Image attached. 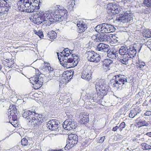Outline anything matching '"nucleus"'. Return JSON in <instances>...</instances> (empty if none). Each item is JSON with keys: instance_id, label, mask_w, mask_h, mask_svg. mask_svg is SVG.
<instances>
[{"instance_id": "obj_1", "label": "nucleus", "mask_w": 151, "mask_h": 151, "mask_svg": "<svg viewBox=\"0 0 151 151\" xmlns=\"http://www.w3.org/2000/svg\"><path fill=\"white\" fill-rule=\"evenodd\" d=\"M55 10L54 13L52 14L54 18L52 17V14L49 11L40 12L38 15L41 16L43 22L46 23L48 22L50 24L52 22H61L67 20L68 12L63 7L60 5H56Z\"/></svg>"}, {"instance_id": "obj_2", "label": "nucleus", "mask_w": 151, "mask_h": 151, "mask_svg": "<svg viewBox=\"0 0 151 151\" xmlns=\"http://www.w3.org/2000/svg\"><path fill=\"white\" fill-rule=\"evenodd\" d=\"M23 116L27 119L29 124L35 127L40 125L43 121L42 115L37 114L34 111H25L23 113Z\"/></svg>"}, {"instance_id": "obj_3", "label": "nucleus", "mask_w": 151, "mask_h": 151, "mask_svg": "<svg viewBox=\"0 0 151 151\" xmlns=\"http://www.w3.org/2000/svg\"><path fill=\"white\" fill-rule=\"evenodd\" d=\"M98 81L96 82L95 84L96 89L97 91H99L97 94L94 95L96 97L97 96L96 99L93 97V100L98 99V100L102 99L103 96L105 95L106 93L109 90V87L106 84V81L104 79H99Z\"/></svg>"}, {"instance_id": "obj_4", "label": "nucleus", "mask_w": 151, "mask_h": 151, "mask_svg": "<svg viewBox=\"0 0 151 151\" xmlns=\"http://www.w3.org/2000/svg\"><path fill=\"white\" fill-rule=\"evenodd\" d=\"M17 5L18 9L25 12L31 13L35 10V6L32 5L31 2H26L25 0H20L18 2Z\"/></svg>"}, {"instance_id": "obj_5", "label": "nucleus", "mask_w": 151, "mask_h": 151, "mask_svg": "<svg viewBox=\"0 0 151 151\" xmlns=\"http://www.w3.org/2000/svg\"><path fill=\"white\" fill-rule=\"evenodd\" d=\"M95 31L99 33H109L115 31L114 27L110 24L103 23L97 25L95 28Z\"/></svg>"}, {"instance_id": "obj_6", "label": "nucleus", "mask_w": 151, "mask_h": 151, "mask_svg": "<svg viewBox=\"0 0 151 151\" xmlns=\"http://www.w3.org/2000/svg\"><path fill=\"white\" fill-rule=\"evenodd\" d=\"M78 140V136L74 134H70L68 135L67 144L64 147L65 150H68L74 147L77 143Z\"/></svg>"}, {"instance_id": "obj_7", "label": "nucleus", "mask_w": 151, "mask_h": 151, "mask_svg": "<svg viewBox=\"0 0 151 151\" xmlns=\"http://www.w3.org/2000/svg\"><path fill=\"white\" fill-rule=\"evenodd\" d=\"M40 76H33L29 78L30 83L32 84V87L35 89H38L42 86L43 83V78Z\"/></svg>"}, {"instance_id": "obj_8", "label": "nucleus", "mask_w": 151, "mask_h": 151, "mask_svg": "<svg viewBox=\"0 0 151 151\" xmlns=\"http://www.w3.org/2000/svg\"><path fill=\"white\" fill-rule=\"evenodd\" d=\"M132 17L131 15L129 12H125L124 14H122L117 17L116 20L124 23L127 22H132L133 21Z\"/></svg>"}, {"instance_id": "obj_9", "label": "nucleus", "mask_w": 151, "mask_h": 151, "mask_svg": "<svg viewBox=\"0 0 151 151\" xmlns=\"http://www.w3.org/2000/svg\"><path fill=\"white\" fill-rule=\"evenodd\" d=\"M11 5L9 0H0V13L6 14L10 8Z\"/></svg>"}, {"instance_id": "obj_10", "label": "nucleus", "mask_w": 151, "mask_h": 151, "mask_svg": "<svg viewBox=\"0 0 151 151\" xmlns=\"http://www.w3.org/2000/svg\"><path fill=\"white\" fill-rule=\"evenodd\" d=\"M86 53L88 55L87 59L89 61L95 63H97L100 61L101 59L100 55L94 51H89Z\"/></svg>"}, {"instance_id": "obj_11", "label": "nucleus", "mask_w": 151, "mask_h": 151, "mask_svg": "<svg viewBox=\"0 0 151 151\" xmlns=\"http://www.w3.org/2000/svg\"><path fill=\"white\" fill-rule=\"evenodd\" d=\"M109 15H114L117 14L121 11L120 8L116 4L114 3L109 4L107 7Z\"/></svg>"}, {"instance_id": "obj_12", "label": "nucleus", "mask_w": 151, "mask_h": 151, "mask_svg": "<svg viewBox=\"0 0 151 151\" xmlns=\"http://www.w3.org/2000/svg\"><path fill=\"white\" fill-rule=\"evenodd\" d=\"M96 47V50L101 52H107L110 50V47L109 45L104 43H100L97 45Z\"/></svg>"}, {"instance_id": "obj_13", "label": "nucleus", "mask_w": 151, "mask_h": 151, "mask_svg": "<svg viewBox=\"0 0 151 151\" xmlns=\"http://www.w3.org/2000/svg\"><path fill=\"white\" fill-rule=\"evenodd\" d=\"M77 25L78 28V32L80 33L84 32L87 29L86 25L82 20L78 21L77 22Z\"/></svg>"}, {"instance_id": "obj_14", "label": "nucleus", "mask_w": 151, "mask_h": 151, "mask_svg": "<svg viewBox=\"0 0 151 151\" xmlns=\"http://www.w3.org/2000/svg\"><path fill=\"white\" fill-rule=\"evenodd\" d=\"M58 124L57 120L51 119L48 122L47 125L49 129L53 130H55L58 128Z\"/></svg>"}, {"instance_id": "obj_15", "label": "nucleus", "mask_w": 151, "mask_h": 151, "mask_svg": "<svg viewBox=\"0 0 151 151\" xmlns=\"http://www.w3.org/2000/svg\"><path fill=\"white\" fill-rule=\"evenodd\" d=\"M71 76H62L60 81L59 86L60 88L64 87L67 83L72 78Z\"/></svg>"}, {"instance_id": "obj_16", "label": "nucleus", "mask_w": 151, "mask_h": 151, "mask_svg": "<svg viewBox=\"0 0 151 151\" xmlns=\"http://www.w3.org/2000/svg\"><path fill=\"white\" fill-rule=\"evenodd\" d=\"M107 56L112 59H116L118 56V50L115 49H110L107 52Z\"/></svg>"}, {"instance_id": "obj_17", "label": "nucleus", "mask_w": 151, "mask_h": 151, "mask_svg": "<svg viewBox=\"0 0 151 151\" xmlns=\"http://www.w3.org/2000/svg\"><path fill=\"white\" fill-rule=\"evenodd\" d=\"M137 50L134 46H130L127 50V53L129 55L128 57L130 59L134 58L137 53Z\"/></svg>"}, {"instance_id": "obj_18", "label": "nucleus", "mask_w": 151, "mask_h": 151, "mask_svg": "<svg viewBox=\"0 0 151 151\" xmlns=\"http://www.w3.org/2000/svg\"><path fill=\"white\" fill-rule=\"evenodd\" d=\"M113 63V61L109 59H105L102 62V67L105 69L109 70L110 65Z\"/></svg>"}, {"instance_id": "obj_19", "label": "nucleus", "mask_w": 151, "mask_h": 151, "mask_svg": "<svg viewBox=\"0 0 151 151\" xmlns=\"http://www.w3.org/2000/svg\"><path fill=\"white\" fill-rule=\"evenodd\" d=\"M128 48L126 46H122L118 51L119 54L121 55V57H123L124 55L129 56V54L127 53Z\"/></svg>"}, {"instance_id": "obj_20", "label": "nucleus", "mask_w": 151, "mask_h": 151, "mask_svg": "<svg viewBox=\"0 0 151 151\" xmlns=\"http://www.w3.org/2000/svg\"><path fill=\"white\" fill-rule=\"evenodd\" d=\"M89 118L88 115L84 113L80 117V123L82 124H87L89 122Z\"/></svg>"}, {"instance_id": "obj_21", "label": "nucleus", "mask_w": 151, "mask_h": 151, "mask_svg": "<svg viewBox=\"0 0 151 151\" xmlns=\"http://www.w3.org/2000/svg\"><path fill=\"white\" fill-rule=\"evenodd\" d=\"M9 109L10 110V114L11 116H13V118L14 117H16V116L15 114L17 112V109L16 106L15 105H10L9 107Z\"/></svg>"}, {"instance_id": "obj_22", "label": "nucleus", "mask_w": 151, "mask_h": 151, "mask_svg": "<svg viewBox=\"0 0 151 151\" xmlns=\"http://www.w3.org/2000/svg\"><path fill=\"white\" fill-rule=\"evenodd\" d=\"M149 123L145 120H142L136 123L135 126L138 127L144 126H147Z\"/></svg>"}, {"instance_id": "obj_23", "label": "nucleus", "mask_w": 151, "mask_h": 151, "mask_svg": "<svg viewBox=\"0 0 151 151\" xmlns=\"http://www.w3.org/2000/svg\"><path fill=\"white\" fill-rule=\"evenodd\" d=\"M121 58H122L120 59L119 60V61L121 63L126 65H128V61L130 58H129L128 56H127V55H124L123 57H121Z\"/></svg>"}, {"instance_id": "obj_24", "label": "nucleus", "mask_w": 151, "mask_h": 151, "mask_svg": "<svg viewBox=\"0 0 151 151\" xmlns=\"http://www.w3.org/2000/svg\"><path fill=\"white\" fill-rule=\"evenodd\" d=\"M105 34H97V36L96 39H94V41L96 42H105Z\"/></svg>"}, {"instance_id": "obj_25", "label": "nucleus", "mask_w": 151, "mask_h": 151, "mask_svg": "<svg viewBox=\"0 0 151 151\" xmlns=\"http://www.w3.org/2000/svg\"><path fill=\"white\" fill-rule=\"evenodd\" d=\"M74 61L73 58V57H69L68 58L65 59L63 60V62L64 63V64L63 65V66L65 67H66L67 68H69L70 67L68 66V63H71Z\"/></svg>"}, {"instance_id": "obj_26", "label": "nucleus", "mask_w": 151, "mask_h": 151, "mask_svg": "<svg viewBox=\"0 0 151 151\" xmlns=\"http://www.w3.org/2000/svg\"><path fill=\"white\" fill-rule=\"evenodd\" d=\"M5 61H6V63L4 64L6 66H8L10 68H12L14 66V60L12 61L11 59L10 60L6 59Z\"/></svg>"}, {"instance_id": "obj_27", "label": "nucleus", "mask_w": 151, "mask_h": 151, "mask_svg": "<svg viewBox=\"0 0 151 151\" xmlns=\"http://www.w3.org/2000/svg\"><path fill=\"white\" fill-rule=\"evenodd\" d=\"M68 122H69V119H66L63 122V127L66 130H70L71 129L70 126V124L69 123H68Z\"/></svg>"}, {"instance_id": "obj_28", "label": "nucleus", "mask_w": 151, "mask_h": 151, "mask_svg": "<svg viewBox=\"0 0 151 151\" xmlns=\"http://www.w3.org/2000/svg\"><path fill=\"white\" fill-rule=\"evenodd\" d=\"M38 16L37 17H36L34 19L33 22L35 24H39L43 22V20L41 18V17L40 15H38L37 14Z\"/></svg>"}, {"instance_id": "obj_29", "label": "nucleus", "mask_w": 151, "mask_h": 151, "mask_svg": "<svg viewBox=\"0 0 151 151\" xmlns=\"http://www.w3.org/2000/svg\"><path fill=\"white\" fill-rule=\"evenodd\" d=\"M57 33L53 31H51L48 32L47 35L50 39H54L57 37Z\"/></svg>"}, {"instance_id": "obj_30", "label": "nucleus", "mask_w": 151, "mask_h": 151, "mask_svg": "<svg viewBox=\"0 0 151 151\" xmlns=\"http://www.w3.org/2000/svg\"><path fill=\"white\" fill-rule=\"evenodd\" d=\"M144 37L147 38L151 37V31L149 29H145L144 30L142 33Z\"/></svg>"}, {"instance_id": "obj_31", "label": "nucleus", "mask_w": 151, "mask_h": 151, "mask_svg": "<svg viewBox=\"0 0 151 151\" xmlns=\"http://www.w3.org/2000/svg\"><path fill=\"white\" fill-rule=\"evenodd\" d=\"M122 85L119 81H116L115 83L113 84V87L117 90L121 89L122 88Z\"/></svg>"}, {"instance_id": "obj_32", "label": "nucleus", "mask_w": 151, "mask_h": 151, "mask_svg": "<svg viewBox=\"0 0 151 151\" xmlns=\"http://www.w3.org/2000/svg\"><path fill=\"white\" fill-rule=\"evenodd\" d=\"M48 66L43 65L42 67L40 68V69L42 73L44 74L47 72L48 70Z\"/></svg>"}, {"instance_id": "obj_33", "label": "nucleus", "mask_w": 151, "mask_h": 151, "mask_svg": "<svg viewBox=\"0 0 151 151\" xmlns=\"http://www.w3.org/2000/svg\"><path fill=\"white\" fill-rule=\"evenodd\" d=\"M69 122H68V123H69L70 124V129L72 130L73 128L75 129L76 127V122L73 120L71 119H69Z\"/></svg>"}, {"instance_id": "obj_34", "label": "nucleus", "mask_w": 151, "mask_h": 151, "mask_svg": "<svg viewBox=\"0 0 151 151\" xmlns=\"http://www.w3.org/2000/svg\"><path fill=\"white\" fill-rule=\"evenodd\" d=\"M137 114V110L135 109H134L131 110L130 113L129 114V116L130 117L133 118Z\"/></svg>"}, {"instance_id": "obj_35", "label": "nucleus", "mask_w": 151, "mask_h": 151, "mask_svg": "<svg viewBox=\"0 0 151 151\" xmlns=\"http://www.w3.org/2000/svg\"><path fill=\"white\" fill-rule=\"evenodd\" d=\"M142 149L144 150H149L151 149V146L145 143H143L141 144Z\"/></svg>"}, {"instance_id": "obj_36", "label": "nucleus", "mask_w": 151, "mask_h": 151, "mask_svg": "<svg viewBox=\"0 0 151 151\" xmlns=\"http://www.w3.org/2000/svg\"><path fill=\"white\" fill-rule=\"evenodd\" d=\"M143 3L145 6L151 8V0H144Z\"/></svg>"}, {"instance_id": "obj_37", "label": "nucleus", "mask_w": 151, "mask_h": 151, "mask_svg": "<svg viewBox=\"0 0 151 151\" xmlns=\"http://www.w3.org/2000/svg\"><path fill=\"white\" fill-rule=\"evenodd\" d=\"M126 125L125 123L123 122L120 124L118 126L119 129V131L121 132L126 127Z\"/></svg>"}, {"instance_id": "obj_38", "label": "nucleus", "mask_w": 151, "mask_h": 151, "mask_svg": "<svg viewBox=\"0 0 151 151\" xmlns=\"http://www.w3.org/2000/svg\"><path fill=\"white\" fill-rule=\"evenodd\" d=\"M70 4L68 6V8L70 10H72L73 9V8L75 4V2L74 1H70L68 2Z\"/></svg>"}, {"instance_id": "obj_39", "label": "nucleus", "mask_w": 151, "mask_h": 151, "mask_svg": "<svg viewBox=\"0 0 151 151\" xmlns=\"http://www.w3.org/2000/svg\"><path fill=\"white\" fill-rule=\"evenodd\" d=\"M112 35H107L105 34V41L111 42V38Z\"/></svg>"}, {"instance_id": "obj_40", "label": "nucleus", "mask_w": 151, "mask_h": 151, "mask_svg": "<svg viewBox=\"0 0 151 151\" xmlns=\"http://www.w3.org/2000/svg\"><path fill=\"white\" fill-rule=\"evenodd\" d=\"M58 57V59L60 60L61 59H62L63 61V60L65 59L66 58H68V57L64 55H62V54H60L59 55L58 53H57Z\"/></svg>"}, {"instance_id": "obj_41", "label": "nucleus", "mask_w": 151, "mask_h": 151, "mask_svg": "<svg viewBox=\"0 0 151 151\" xmlns=\"http://www.w3.org/2000/svg\"><path fill=\"white\" fill-rule=\"evenodd\" d=\"M71 56L72 57H73V60L75 63V66H76L78 63V58L77 55H75V54H72Z\"/></svg>"}, {"instance_id": "obj_42", "label": "nucleus", "mask_w": 151, "mask_h": 151, "mask_svg": "<svg viewBox=\"0 0 151 151\" xmlns=\"http://www.w3.org/2000/svg\"><path fill=\"white\" fill-rule=\"evenodd\" d=\"M35 33L40 38H42V37H43V32L40 31L37 32L36 30L34 31Z\"/></svg>"}, {"instance_id": "obj_43", "label": "nucleus", "mask_w": 151, "mask_h": 151, "mask_svg": "<svg viewBox=\"0 0 151 151\" xmlns=\"http://www.w3.org/2000/svg\"><path fill=\"white\" fill-rule=\"evenodd\" d=\"M48 70H47V72H49V75H54L55 72L53 68H51L50 66H48Z\"/></svg>"}, {"instance_id": "obj_44", "label": "nucleus", "mask_w": 151, "mask_h": 151, "mask_svg": "<svg viewBox=\"0 0 151 151\" xmlns=\"http://www.w3.org/2000/svg\"><path fill=\"white\" fill-rule=\"evenodd\" d=\"M21 142L22 145L25 146L28 144V140L26 138H23L22 139Z\"/></svg>"}, {"instance_id": "obj_45", "label": "nucleus", "mask_w": 151, "mask_h": 151, "mask_svg": "<svg viewBox=\"0 0 151 151\" xmlns=\"http://www.w3.org/2000/svg\"><path fill=\"white\" fill-rule=\"evenodd\" d=\"M119 41V38L116 36L115 35H112L111 41L114 43H116Z\"/></svg>"}, {"instance_id": "obj_46", "label": "nucleus", "mask_w": 151, "mask_h": 151, "mask_svg": "<svg viewBox=\"0 0 151 151\" xmlns=\"http://www.w3.org/2000/svg\"><path fill=\"white\" fill-rule=\"evenodd\" d=\"M118 81H119V82L120 83H122V85L124 84L125 83L127 82V79L126 78H120L119 79Z\"/></svg>"}, {"instance_id": "obj_47", "label": "nucleus", "mask_w": 151, "mask_h": 151, "mask_svg": "<svg viewBox=\"0 0 151 151\" xmlns=\"http://www.w3.org/2000/svg\"><path fill=\"white\" fill-rule=\"evenodd\" d=\"M145 63L144 62H139L137 65V66L138 67L140 68H143L145 66Z\"/></svg>"}, {"instance_id": "obj_48", "label": "nucleus", "mask_w": 151, "mask_h": 151, "mask_svg": "<svg viewBox=\"0 0 151 151\" xmlns=\"http://www.w3.org/2000/svg\"><path fill=\"white\" fill-rule=\"evenodd\" d=\"M146 45L150 49H151V39L149 40L146 43Z\"/></svg>"}, {"instance_id": "obj_49", "label": "nucleus", "mask_w": 151, "mask_h": 151, "mask_svg": "<svg viewBox=\"0 0 151 151\" xmlns=\"http://www.w3.org/2000/svg\"><path fill=\"white\" fill-rule=\"evenodd\" d=\"M89 72H88V71H84L83 72V75L82 76H83V75H84V76H91L92 75V74L91 73V72H90V71H89Z\"/></svg>"}, {"instance_id": "obj_50", "label": "nucleus", "mask_w": 151, "mask_h": 151, "mask_svg": "<svg viewBox=\"0 0 151 151\" xmlns=\"http://www.w3.org/2000/svg\"><path fill=\"white\" fill-rule=\"evenodd\" d=\"M35 76H40L41 74L42 75H45V74H43L41 72V71L38 69H35Z\"/></svg>"}, {"instance_id": "obj_51", "label": "nucleus", "mask_w": 151, "mask_h": 151, "mask_svg": "<svg viewBox=\"0 0 151 151\" xmlns=\"http://www.w3.org/2000/svg\"><path fill=\"white\" fill-rule=\"evenodd\" d=\"M81 78L86 80L88 81L91 78V76H81Z\"/></svg>"}, {"instance_id": "obj_52", "label": "nucleus", "mask_w": 151, "mask_h": 151, "mask_svg": "<svg viewBox=\"0 0 151 151\" xmlns=\"http://www.w3.org/2000/svg\"><path fill=\"white\" fill-rule=\"evenodd\" d=\"M88 143V141L86 140L84 141H82L81 143V145L82 146H84L87 145Z\"/></svg>"}, {"instance_id": "obj_53", "label": "nucleus", "mask_w": 151, "mask_h": 151, "mask_svg": "<svg viewBox=\"0 0 151 151\" xmlns=\"http://www.w3.org/2000/svg\"><path fill=\"white\" fill-rule=\"evenodd\" d=\"M72 52V51H71V52L69 51V52H67V53H63L62 52H60V53L62 54V55H64L68 57L70 55L69 54H71L72 55V54H71Z\"/></svg>"}, {"instance_id": "obj_54", "label": "nucleus", "mask_w": 151, "mask_h": 151, "mask_svg": "<svg viewBox=\"0 0 151 151\" xmlns=\"http://www.w3.org/2000/svg\"><path fill=\"white\" fill-rule=\"evenodd\" d=\"M25 1L27 2V1L28 2H31L32 4V3H33L34 4L35 3H37V1H36L35 0H25Z\"/></svg>"}, {"instance_id": "obj_55", "label": "nucleus", "mask_w": 151, "mask_h": 151, "mask_svg": "<svg viewBox=\"0 0 151 151\" xmlns=\"http://www.w3.org/2000/svg\"><path fill=\"white\" fill-rule=\"evenodd\" d=\"M151 115V111H147L144 114V115L146 116H149Z\"/></svg>"}, {"instance_id": "obj_56", "label": "nucleus", "mask_w": 151, "mask_h": 151, "mask_svg": "<svg viewBox=\"0 0 151 151\" xmlns=\"http://www.w3.org/2000/svg\"><path fill=\"white\" fill-rule=\"evenodd\" d=\"M118 129H119L118 126H116L113 128L112 130L114 132H116L117 131Z\"/></svg>"}, {"instance_id": "obj_57", "label": "nucleus", "mask_w": 151, "mask_h": 151, "mask_svg": "<svg viewBox=\"0 0 151 151\" xmlns=\"http://www.w3.org/2000/svg\"><path fill=\"white\" fill-rule=\"evenodd\" d=\"M39 3H37L38 4V6H34L35 10L34 11H33V12H36L38 9H39L40 8V7L39 6Z\"/></svg>"}, {"instance_id": "obj_58", "label": "nucleus", "mask_w": 151, "mask_h": 151, "mask_svg": "<svg viewBox=\"0 0 151 151\" xmlns=\"http://www.w3.org/2000/svg\"><path fill=\"white\" fill-rule=\"evenodd\" d=\"M69 49L68 48H65L62 52L65 53H67V52H69V51H69Z\"/></svg>"}, {"instance_id": "obj_59", "label": "nucleus", "mask_w": 151, "mask_h": 151, "mask_svg": "<svg viewBox=\"0 0 151 151\" xmlns=\"http://www.w3.org/2000/svg\"><path fill=\"white\" fill-rule=\"evenodd\" d=\"M105 139V137L104 136L101 137V138L100 140L102 142H103L104 141Z\"/></svg>"}, {"instance_id": "obj_60", "label": "nucleus", "mask_w": 151, "mask_h": 151, "mask_svg": "<svg viewBox=\"0 0 151 151\" xmlns=\"http://www.w3.org/2000/svg\"><path fill=\"white\" fill-rule=\"evenodd\" d=\"M97 35H96L93 36L92 37V39H94V40L95 39H96V38H97Z\"/></svg>"}, {"instance_id": "obj_61", "label": "nucleus", "mask_w": 151, "mask_h": 151, "mask_svg": "<svg viewBox=\"0 0 151 151\" xmlns=\"http://www.w3.org/2000/svg\"><path fill=\"white\" fill-rule=\"evenodd\" d=\"M146 134L148 136L151 137V132H148Z\"/></svg>"}, {"instance_id": "obj_62", "label": "nucleus", "mask_w": 151, "mask_h": 151, "mask_svg": "<svg viewBox=\"0 0 151 151\" xmlns=\"http://www.w3.org/2000/svg\"><path fill=\"white\" fill-rule=\"evenodd\" d=\"M80 36L82 35V37H81V38H84L86 37L85 35H84L83 34H81V33H80Z\"/></svg>"}, {"instance_id": "obj_63", "label": "nucleus", "mask_w": 151, "mask_h": 151, "mask_svg": "<svg viewBox=\"0 0 151 151\" xmlns=\"http://www.w3.org/2000/svg\"><path fill=\"white\" fill-rule=\"evenodd\" d=\"M139 49L138 50V52H139L141 49V48L142 47V46H141L140 44H139Z\"/></svg>"}, {"instance_id": "obj_64", "label": "nucleus", "mask_w": 151, "mask_h": 151, "mask_svg": "<svg viewBox=\"0 0 151 151\" xmlns=\"http://www.w3.org/2000/svg\"><path fill=\"white\" fill-rule=\"evenodd\" d=\"M67 74V73H66V72H64L63 73V75H66Z\"/></svg>"}]
</instances>
